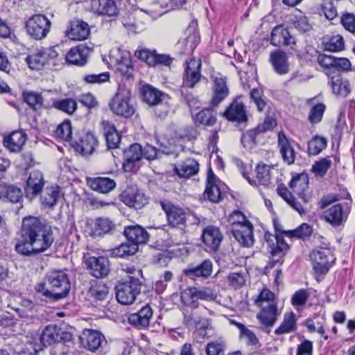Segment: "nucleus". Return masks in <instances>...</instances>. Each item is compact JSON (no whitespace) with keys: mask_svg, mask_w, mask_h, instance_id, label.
Here are the masks:
<instances>
[{"mask_svg":"<svg viewBox=\"0 0 355 355\" xmlns=\"http://www.w3.org/2000/svg\"><path fill=\"white\" fill-rule=\"evenodd\" d=\"M193 119L197 124L213 126L216 123L217 112L213 108H205L197 113Z\"/></svg>","mask_w":355,"mask_h":355,"instance_id":"obj_44","label":"nucleus"},{"mask_svg":"<svg viewBox=\"0 0 355 355\" xmlns=\"http://www.w3.org/2000/svg\"><path fill=\"white\" fill-rule=\"evenodd\" d=\"M232 232L235 239L243 247H250L254 243L253 226L241 211H233L228 217Z\"/></svg>","mask_w":355,"mask_h":355,"instance_id":"obj_2","label":"nucleus"},{"mask_svg":"<svg viewBox=\"0 0 355 355\" xmlns=\"http://www.w3.org/2000/svg\"><path fill=\"white\" fill-rule=\"evenodd\" d=\"M181 302L187 306L186 308H198V302L196 300V287L184 290L181 294Z\"/></svg>","mask_w":355,"mask_h":355,"instance_id":"obj_57","label":"nucleus"},{"mask_svg":"<svg viewBox=\"0 0 355 355\" xmlns=\"http://www.w3.org/2000/svg\"><path fill=\"white\" fill-rule=\"evenodd\" d=\"M175 169L180 177L189 178L198 173L199 165L196 159L189 157L184 160Z\"/></svg>","mask_w":355,"mask_h":355,"instance_id":"obj_41","label":"nucleus"},{"mask_svg":"<svg viewBox=\"0 0 355 355\" xmlns=\"http://www.w3.org/2000/svg\"><path fill=\"white\" fill-rule=\"evenodd\" d=\"M187 35L185 39L186 46L189 50L193 51L200 42V35L193 26H190L186 31Z\"/></svg>","mask_w":355,"mask_h":355,"instance_id":"obj_59","label":"nucleus"},{"mask_svg":"<svg viewBox=\"0 0 355 355\" xmlns=\"http://www.w3.org/2000/svg\"><path fill=\"white\" fill-rule=\"evenodd\" d=\"M89 34L90 28L87 23L78 19L70 21L69 26L66 31L67 36L72 40H85Z\"/></svg>","mask_w":355,"mask_h":355,"instance_id":"obj_21","label":"nucleus"},{"mask_svg":"<svg viewBox=\"0 0 355 355\" xmlns=\"http://www.w3.org/2000/svg\"><path fill=\"white\" fill-rule=\"evenodd\" d=\"M313 232L312 227L306 223L302 224L294 230L285 232V236L290 238H297L302 240L308 239Z\"/></svg>","mask_w":355,"mask_h":355,"instance_id":"obj_54","label":"nucleus"},{"mask_svg":"<svg viewBox=\"0 0 355 355\" xmlns=\"http://www.w3.org/2000/svg\"><path fill=\"white\" fill-rule=\"evenodd\" d=\"M26 28L29 35L35 40H41L49 32L51 21L44 15H35L26 21Z\"/></svg>","mask_w":355,"mask_h":355,"instance_id":"obj_10","label":"nucleus"},{"mask_svg":"<svg viewBox=\"0 0 355 355\" xmlns=\"http://www.w3.org/2000/svg\"><path fill=\"white\" fill-rule=\"evenodd\" d=\"M142 285L141 280L119 281L115 285L116 300L123 305L132 304L141 293Z\"/></svg>","mask_w":355,"mask_h":355,"instance_id":"obj_5","label":"nucleus"},{"mask_svg":"<svg viewBox=\"0 0 355 355\" xmlns=\"http://www.w3.org/2000/svg\"><path fill=\"white\" fill-rule=\"evenodd\" d=\"M214 95L211 98V104L217 106L229 94V89L226 85V80L223 78H216L214 83Z\"/></svg>","mask_w":355,"mask_h":355,"instance_id":"obj_38","label":"nucleus"},{"mask_svg":"<svg viewBox=\"0 0 355 355\" xmlns=\"http://www.w3.org/2000/svg\"><path fill=\"white\" fill-rule=\"evenodd\" d=\"M270 61L275 71L279 75H284L289 71V63L287 54L281 51L275 50L271 52Z\"/></svg>","mask_w":355,"mask_h":355,"instance_id":"obj_35","label":"nucleus"},{"mask_svg":"<svg viewBox=\"0 0 355 355\" xmlns=\"http://www.w3.org/2000/svg\"><path fill=\"white\" fill-rule=\"evenodd\" d=\"M92 10L98 15L113 17L119 13V9L114 0H92Z\"/></svg>","mask_w":355,"mask_h":355,"instance_id":"obj_30","label":"nucleus"},{"mask_svg":"<svg viewBox=\"0 0 355 355\" xmlns=\"http://www.w3.org/2000/svg\"><path fill=\"white\" fill-rule=\"evenodd\" d=\"M223 116L230 121L241 123L248 121L245 105L241 101L239 96L236 97L223 113Z\"/></svg>","mask_w":355,"mask_h":355,"instance_id":"obj_17","label":"nucleus"},{"mask_svg":"<svg viewBox=\"0 0 355 355\" xmlns=\"http://www.w3.org/2000/svg\"><path fill=\"white\" fill-rule=\"evenodd\" d=\"M55 135L64 141H73L72 140V127L69 120H64L56 128Z\"/></svg>","mask_w":355,"mask_h":355,"instance_id":"obj_52","label":"nucleus"},{"mask_svg":"<svg viewBox=\"0 0 355 355\" xmlns=\"http://www.w3.org/2000/svg\"><path fill=\"white\" fill-rule=\"evenodd\" d=\"M53 241V232L45 223L37 218H25L15 248L21 255L32 257L48 250Z\"/></svg>","mask_w":355,"mask_h":355,"instance_id":"obj_1","label":"nucleus"},{"mask_svg":"<svg viewBox=\"0 0 355 355\" xmlns=\"http://www.w3.org/2000/svg\"><path fill=\"white\" fill-rule=\"evenodd\" d=\"M340 22L345 30L355 36V15L353 13H343L340 17Z\"/></svg>","mask_w":355,"mask_h":355,"instance_id":"obj_63","label":"nucleus"},{"mask_svg":"<svg viewBox=\"0 0 355 355\" xmlns=\"http://www.w3.org/2000/svg\"><path fill=\"white\" fill-rule=\"evenodd\" d=\"M349 212V207L348 204L341 205L337 204L324 212L325 220L334 227H338L346 220Z\"/></svg>","mask_w":355,"mask_h":355,"instance_id":"obj_22","label":"nucleus"},{"mask_svg":"<svg viewBox=\"0 0 355 355\" xmlns=\"http://www.w3.org/2000/svg\"><path fill=\"white\" fill-rule=\"evenodd\" d=\"M278 194L295 211L300 214L304 213V209L300 202L286 187L277 189Z\"/></svg>","mask_w":355,"mask_h":355,"instance_id":"obj_53","label":"nucleus"},{"mask_svg":"<svg viewBox=\"0 0 355 355\" xmlns=\"http://www.w3.org/2000/svg\"><path fill=\"white\" fill-rule=\"evenodd\" d=\"M121 270L127 275V277L121 280L133 282L135 279L141 280L143 278L142 270L134 266L122 265Z\"/></svg>","mask_w":355,"mask_h":355,"instance_id":"obj_60","label":"nucleus"},{"mask_svg":"<svg viewBox=\"0 0 355 355\" xmlns=\"http://www.w3.org/2000/svg\"><path fill=\"white\" fill-rule=\"evenodd\" d=\"M182 313L184 315L183 323L189 328L197 327L200 324L204 326L207 322L205 318L197 315L196 313L193 310L189 311L188 308H184Z\"/></svg>","mask_w":355,"mask_h":355,"instance_id":"obj_50","label":"nucleus"},{"mask_svg":"<svg viewBox=\"0 0 355 355\" xmlns=\"http://www.w3.org/2000/svg\"><path fill=\"white\" fill-rule=\"evenodd\" d=\"M109 59L108 64L110 68L126 79L133 77L134 69L129 52L119 48L113 49L110 51Z\"/></svg>","mask_w":355,"mask_h":355,"instance_id":"obj_4","label":"nucleus"},{"mask_svg":"<svg viewBox=\"0 0 355 355\" xmlns=\"http://www.w3.org/2000/svg\"><path fill=\"white\" fill-rule=\"evenodd\" d=\"M274 227L276 230V244L271 247L270 252L272 257L265 267L264 273L266 275H267L268 270L273 268L276 264L282 265L283 263L284 255L289 250V245L285 242L282 236V234L285 235L286 231L282 230L281 225L277 222H274Z\"/></svg>","mask_w":355,"mask_h":355,"instance_id":"obj_6","label":"nucleus"},{"mask_svg":"<svg viewBox=\"0 0 355 355\" xmlns=\"http://www.w3.org/2000/svg\"><path fill=\"white\" fill-rule=\"evenodd\" d=\"M231 323L236 326L239 330V338L243 340L249 345H257L259 343V339L255 334L246 327L243 324L231 320Z\"/></svg>","mask_w":355,"mask_h":355,"instance_id":"obj_48","label":"nucleus"},{"mask_svg":"<svg viewBox=\"0 0 355 355\" xmlns=\"http://www.w3.org/2000/svg\"><path fill=\"white\" fill-rule=\"evenodd\" d=\"M142 99L149 105H157L162 102L165 94L150 85H145L141 89Z\"/></svg>","mask_w":355,"mask_h":355,"instance_id":"obj_39","label":"nucleus"},{"mask_svg":"<svg viewBox=\"0 0 355 355\" xmlns=\"http://www.w3.org/2000/svg\"><path fill=\"white\" fill-rule=\"evenodd\" d=\"M139 250V247L130 242L123 243L111 250L110 254L115 258H125L134 255Z\"/></svg>","mask_w":355,"mask_h":355,"instance_id":"obj_47","label":"nucleus"},{"mask_svg":"<svg viewBox=\"0 0 355 355\" xmlns=\"http://www.w3.org/2000/svg\"><path fill=\"white\" fill-rule=\"evenodd\" d=\"M115 224L107 218H98L94 223L92 235L101 236L112 232L115 229Z\"/></svg>","mask_w":355,"mask_h":355,"instance_id":"obj_43","label":"nucleus"},{"mask_svg":"<svg viewBox=\"0 0 355 355\" xmlns=\"http://www.w3.org/2000/svg\"><path fill=\"white\" fill-rule=\"evenodd\" d=\"M85 263L90 275L96 278H105L110 272V263L105 257L90 256L86 258Z\"/></svg>","mask_w":355,"mask_h":355,"instance_id":"obj_13","label":"nucleus"},{"mask_svg":"<svg viewBox=\"0 0 355 355\" xmlns=\"http://www.w3.org/2000/svg\"><path fill=\"white\" fill-rule=\"evenodd\" d=\"M201 65L200 59L193 58L186 61L181 89L193 88L200 82L202 78Z\"/></svg>","mask_w":355,"mask_h":355,"instance_id":"obj_9","label":"nucleus"},{"mask_svg":"<svg viewBox=\"0 0 355 355\" xmlns=\"http://www.w3.org/2000/svg\"><path fill=\"white\" fill-rule=\"evenodd\" d=\"M52 107L67 114L72 115L78 108L77 102L71 98L53 100Z\"/></svg>","mask_w":355,"mask_h":355,"instance_id":"obj_46","label":"nucleus"},{"mask_svg":"<svg viewBox=\"0 0 355 355\" xmlns=\"http://www.w3.org/2000/svg\"><path fill=\"white\" fill-rule=\"evenodd\" d=\"M60 188L58 186L46 187L41 197L42 203L49 207L54 206L60 197Z\"/></svg>","mask_w":355,"mask_h":355,"instance_id":"obj_49","label":"nucleus"},{"mask_svg":"<svg viewBox=\"0 0 355 355\" xmlns=\"http://www.w3.org/2000/svg\"><path fill=\"white\" fill-rule=\"evenodd\" d=\"M26 139L27 135L24 130H16L4 137L3 145L10 151L18 153L22 149Z\"/></svg>","mask_w":355,"mask_h":355,"instance_id":"obj_32","label":"nucleus"},{"mask_svg":"<svg viewBox=\"0 0 355 355\" xmlns=\"http://www.w3.org/2000/svg\"><path fill=\"white\" fill-rule=\"evenodd\" d=\"M331 164V160L327 158H323L321 160L316 162L312 166V170L317 175L324 176L327 173L329 168H330Z\"/></svg>","mask_w":355,"mask_h":355,"instance_id":"obj_64","label":"nucleus"},{"mask_svg":"<svg viewBox=\"0 0 355 355\" xmlns=\"http://www.w3.org/2000/svg\"><path fill=\"white\" fill-rule=\"evenodd\" d=\"M325 109L326 106L323 103H318L314 105L309 112V119L310 121L313 123H319L322 119Z\"/></svg>","mask_w":355,"mask_h":355,"instance_id":"obj_62","label":"nucleus"},{"mask_svg":"<svg viewBox=\"0 0 355 355\" xmlns=\"http://www.w3.org/2000/svg\"><path fill=\"white\" fill-rule=\"evenodd\" d=\"M0 196L12 203L20 202L23 193L20 188L6 184H0Z\"/></svg>","mask_w":355,"mask_h":355,"instance_id":"obj_45","label":"nucleus"},{"mask_svg":"<svg viewBox=\"0 0 355 355\" xmlns=\"http://www.w3.org/2000/svg\"><path fill=\"white\" fill-rule=\"evenodd\" d=\"M212 268V262L209 259H205L199 264L189 263L183 270V274L192 280L207 279L211 276Z\"/></svg>","mask_w":355,"mask_h":355,"instance_id":"obj_16","label":"nucleus"},{"mask_svg":"<svg viewBox=\"0 0 355 355\" xmlns=\"http://www.w3.org/2000/svg\"><path fill=\"white\" fill-rule=\"evenodd\" d=\"M309 257L315 273L325 275L328 272L333 261V255L328 250H313Z\"/></svg>","mask_w":355,"mask_h":355,"instance_id":"obj_14","label":"nucleus"},{"mask_svg":"<svg viewBox=\"0 0 355 355\" xmlns=\"http://www.w3.org/2000/svg\"><path fill=\"white\" fill-rule=\"evenodd\" d=\"M333 93L336 96H347L351 92L350 84L347 79H343L340 75L333 76L329 82Z\"/></svg>","mask_w":355,"mask_h":355,"instance_id":"obj_37","label":"nucleus"},{"mask_svg":"<svg viewBox=\"0 0 355 355\" xmlns=\"http://www.w3.org/2000/svg\"><path fill=\"white\" fill-rule=\"evenodd\" d=\"M46 283L54 292L55 300L65 297L71 288L68 275L62 270H54L49 272L46 277Z\"/></svg>","mask_w":355,"mask_h":355,"instance_id":"obj_7","label":"nucleus"},{"mask_svg":"<svg viewBox=\"0 0 355 355\" xmlns=\"http://www.w3.org/2000/svg\"><path fill=\"white\" fill-rule=\"evenodd\" d=\"M121 201L130 207L141 209L148 203V198L137 189L128 188L120 196Z\"/></svg>","mask_w":355,"mask_h":355,"instance_id":"obj_18","label":"nucleus"},{"mask_svg":"<svg viewBox=\"0 0 355 355\" xmlns=\"http://www.w3.org/2000/svg\"><path fill=\"white\" fill-rule=\"evenodd\" d=\"M109 288L103 284L92 286L89 291L90 296L96 301H103L107 297Z\"/></svg>","mask_w":355,"mask_h":355,"instance_id":"obj_58","label":"nucleus"},{"mask_svg":"<svg viewBox=\"0 0 355 355\" xmlns=\"http://www.w3.org/2000/svg\"><path fill=\"white\" fill-rule=\"evenodd\" d=\"M44 186V180L41 171L33 170L30 172L26 180L25 192L26 196L33 198L38 195Z\"/></svg>","mask_w":355,"mask_h":355,"instance_id":"obj_26","label":"nucleus"},{"mask_svg":"<svg viewBox=\"0 0 355 355\" xmlns=\"http://www.w3.org/2000/svg\"><path fill=\"white\" fill-rule=\"evenodd\" d=\"M220 184V180L212 171L209 170L207 173V186L203 194L204 198L214 203L219 202L223 198Z\"/></svg>","mask_w":355,"mask_h":355,"instance_id":"obj_19","label":"nucleus"},{"mask_svg":"<svg viewBox=\"0 0 355 355\" xmlns=\"http://www.w3.org/2000/svg\"><path fill=\"white\" fill-rule=\"evenodd\" d=\"M92 49L89 47L80 45L72 48L66 54V61L77 66H84L87 62V58Z\"/></svg>","mask_w":355,"mask_h":355,"instance_id":"obj_29","label":"nucleus"},{"mask_svg":"<svg viewBox=\"0 0 355 355\" xmlns=\"http://www.w3.org/2000/svg\"><path fill=\"white\" fill-rule=\"evenodd\" d=\"M271 44L275 46H291L295 40L283 26H275L271 33Z\"/></svg>","mask_w":355,"mask_h":355,"instance_id":"obj_33","label":"nucleus"},{"mask_svg":"<svg viewBox=\"0 0 355 355\" xmlns=\"http://www.w3.org/2000/svg\"><path fill=\"white\" fill-rule=\"evenodd\" d=\"M153 315L152 308L150 305L146 304L137 312L130 314L128 322L138 329H145L149 326Z\"/></svg>","mask_w":355,"mask_h":355,"instance_id":"obj_23","label":"nucleus"},{"mask_svg":"<svg viewBox=\"0 0 355 355\" xmlns=\"http://www.w3.org/2000/svg\"><path fill=\"white\" fill-rule=\"evenodd\" d=\"M82 346L91 352H96L105 341L104 336L98 331L85 329L80 336Z\"/></svg>","mask_w":355,"mask_h":355,"instance_id":"obj_20","label":"nucleus"},{"mask_svg":"<svg viewBox=\"0 0 355 355\" xmlns=\"http://www.w3.org/2000/svg\"><path fill=\"white\" fill-rule=\"evenodd\" d=\"M76 150L82 155L92 154L98 146V141L96 137L90 132L85 134L78 141H73L71 143Z\"/></svg>","mask_w":355,"mask_h":355,"instance_id":"obj_28","label":"nucleus"},{"mask_svg":"<svg viewBox=\"0 0 355 355\" xmlns=\"http://www.w3.org/2000/svg\"><path fill=\"white\" fill-rule=\"evenodd\" d=\"M271 167L265 164H259L256 167V179L250 178L247 172H243V176L252 186L261 184L268 187L271 180Z\"/></svg>","mask_w":355,"mask_h":355,"instance_id":"obj_24","label":"nucleus"},{"mask_svg":"<svg viewBox=\"0 0 355 355\" xmlns=\"http://www.w3.org/2000/svg\"><path fill=\"white\" fill-rule=\"evenodd\" d=\"M278 146L284 162L288 165L294 164L295 160V149L283 132L278 134Z\"/></svg>","mask_w":355,"mask_h":355,"instance_id":"obj_34","label":"nucleus"},{"mask_svg":"<svg viewBox=\"0 0 355 355\" xmlns=\"http://www.w3.org/2000/svg\"><path fill=\"white\" fill-rule=\"evenodd\" d=\"M309 180L308 175L302 173L293 176L289 184L293 192L299 195L304 202L309 200V197L305 193L309 187Z\"/></svg>","mask_w":355,"mask_h":355,"instance_id":"obj_36","label":"nucleus"},{"mask_svg":"<svg viewBox=\"0 0 355 355\" xmlns=\"http://www.w3.org/2000/svg\"><path fill=\"white\" fill-rule=\"evenodd\" d=\"M260 306L261 310L257 314V318L265 327H272L276 322L279 315L277 303L262 304Z\"/></svg>","mask_w":355,"mask_h":355,"instance_id":"obj_31","label":"nucleus"},{"mask_svg":"<svg viewBox=\"0 0 355 355\" xmlns=\"http://www.w3.org/2000/svg\"><path fill=\"white\" fill-rule=\"evenodd\" d=\"M202 239L208 250L216 252L220 247L223 236L219 228L214 226H207L203 230Z\"/></svg>","mask_w":355,"mask_h":355,"instance_id":"obj_27","label":"nucleus"},{"mask_svg":"<svg viewBox=\"0 0 355 355\" xmlns=\"http://www.w3.org/2000/svg\"><path fill=\"white\" fill-rule=\"evenodd\" d=\"M40 339L44 345H51L59 342L71 341L73 336L57 325L49 324L43 330Z\"/></svg>","mask_w":355,"mask_h":355,"instance_id":"obj_12","label":"nucleus"},{"mask_svg":"<svg viewBox=\"0 0 355 355\" xmlns=\"http://www.w3.org/2000/svg\"><path fill=\"white\" fill-rule=\"evenodd\" d=\"M110 110L114 114L129 118L135 112V106L132 102V94L129 89L124 86H119L109 103Z\"/></svg>","mask_w":355,"mask_h":355,"instance_id":"obj_3","label":"nucleus"},{"mask_svg":"<svg viewBox=\"0 0 355 355\" xmlns=\"http://www.w3.org/2000/svg\"><path fill=\"white\" fill-rule=\"evenodd\" d=\"M57 56L58 53L53 49L40 50L28 55L26 60L31 69L41 70Z\"/></svg>","mask_w":355,"mask_h":355,"instance_id":"obj_15","label":"nucleus"},{"mask_svg":"<svg viewBox=\"0 0 355 355\" xmlns=\"http://www.w3.org/2000/svg\"><path fill=\"white\" fill-rule=\"evenodd\" d=\"M143 156V150L140 144H134L123 150V168L127 173H136L139 163Z\"/></svg>","mask_w":355,"mask_h":355,"instance_id":"obj_11","label":"nucleus"},{"mask_svg":"<svg viewBox=\"0 0 355 355\" xmlns=\"http://www.w3.org/2000/svg\"><path fill=\"white\" fill-rule=\"evenodd\" d=\"M24 101L33 110L41 109L43 105V98L42 95L35 92H25L23 93Z\"/></svg>","mask_w":355,"mask_h":355,"instance_id":"obj_55","label":"nucleus"},{"mask_svg":"<svg viewBox=\"0 0 355 355\" xmlns=\"http://www.w3.org/2000/svg\"><path fill=\"white\" fill-rule=\"evenodd\" d=\"M344 48V39L340 35L331 36L328 41L324 43V50L331 52H338L343 50Z\"/></svg>","mask_w":355,"mask_h":355,"instance_id":"obj_56","label":"nucleus"},{"mask_svg":"<svg viewBox=\"0 0 355 355\" xmlns=\"http://www.w3.org/2000/svg\"><path fill=\"white\" fill-rule=\"evenodd\" d=\"M123 234L131 244L139 247L140 244H145L149 240V234L139 225H132L125 227Z\"/></svg>","mask_w":355,"mask_h":355,"instance_id":"obj_25","label":"nucleus"},{"mask_svg":"<svg viewBox=\"0 0 355 355\" xmlns=\"http://www.w3.org/2000/svg\"><path fill=\"white\" fill-rule=\"evenodd\" d=\"M90 187L99 193H107L116 187L114 180L105 177H98L89 181Z\"/></svg>","mask_w":355,"mask_h":355,"instance_id":"obj_40","label":"nucleus"},{"mask_svg":"<svg viewBox=\"0 0 355 355\" xmlns=\"http://www.w3.org/2000/svg\"><path fill=\"white\" fill-rule=\"evenodd\" d=\"M327 141L323 137L314 136L308 143V153L309 155L320 154L327 146Z\"/></svg>","mask_w":355,"mask_h":355,"instance_id":"obj_51","label":"nucleus"},{"mask_svg":"<svg viewBox=\"0 0 355 355\" xmlns=\"http://www.w3.org/2000/svg\"><path fill=\"white\" fill-rule=\"evenodd\" d=\"M297 328V320L293 312H286L280 326L277 328L275 333L277 335L287 334L296 331Z\"/></svg>","mask_w":355,"mask_h":355,"instance_id":"obj_42","label":"nucleus"},{"mask_svg":"<svg viewBox=\"0 0 355 355\" xmlns=\"http://www.w3.org/2000/svg\"><path fill=\"white\" fill-rule=\"evenodd\" d=\"M250 98L255 103L259 112H263L267 105L266 101L263 98V92L261 89H253L251 90Z\"/></svg>","mask_w":355,"mask_h":355,"instance_id":"obj_61","label":"nucleus"},{"mask_svg":"<svg viewBox=\"0 0 355 355\" xmlns=\"http://www.w3.org/2000/svg\"><path fill=\"white\" fill-rule=\"evenodd\" d=\"M160 206L165 212L170 226L183 230L191 215L182 207L169 201H161Z\"/></svg>","mask_w":355,"mask_h":355,"instance_id":"obj_8","label":"nucleus"}]
</instances>
